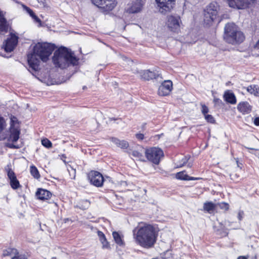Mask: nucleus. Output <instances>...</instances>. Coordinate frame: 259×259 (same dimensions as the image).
I'll return each mask as SVG.
<instances>
[{"instance_id": "30", "label": "nucleus", "mask_w": 259, "mask_h": 259, "mask_svg": "<svg viewBox=\"0 0 259 259\" xmlns=\"http://www.w3.org/2000/svg\"><path fill=\"white\" fill-rule=\"evenodd\" d=\"M33 22L35 23L38 27H44L47 25L45 22H42L39 17H32Z\"/></svg>"}, {"instance_id": "39", "label": "nucleus", "mask_w": 259, "mask_h": 259, "mask_svg": "<svg viewBox=\"0 0 259 259\" xmlns=\"http://www.w3.org/2000/svg\"><path fill=\"white\" fill-rule=\"evenodd\" d=\"M136 138L139 140H142L144 138V135L143 134H137L136 135Z\"/></svg>"}, {"instance_id": "52", "label": "nucleus", "mask_w": 259, "mask_h": 259, "mask_svg": "<svg viewBox=\"0 0 259 259\" xmlns=\"http://www.w3.org/2000/svg\"><path fill=\"white\" fill-rule=\"evenodd\" d=\"M62 157L63 158H66V156H65V155L64 154H63V155H62Z\"/></svg>"}, {"instance_id": "10", "label": "nucleus", "mask_w": 259, "mask_h": 259, "mask_svg": "<svg viewBox=\"0 0 259 259\" xmlns=\"http://www.w3.org/2000/svg\"><path fill=\"white\" fill-rule=\"evenodd\" d=\"M172 89V82L170 80H166L162 82L158 88V94L161 96L168 95Z\"/></svg>"}, {"instance_id": "23", "label": "nucleus", "mask_w": 259, "mask_h": 259, "mask_svg": "<svg viewBox=\"0 0 259 259\" xmlns=\"http://www.w3.org/2000/svg\"><path fill=\"white\" fill-rule=\"evenodd\" d=\"M247 91L255 96L259 97V86L255 84H252L246 88Z\"/></svg>"}, {"instance_id": "6", "label": "nucleus", "mask_w": 259, "mask_h": 259, "mask_svg": "<svg viewBox=\"0 0 259 259\" xmlns=\"http://www.w3.org/2000/svg\"><path fill=\"white\" fill-rule=\"evenodd\" d=\"M91 1L94 5L105 12L112 10L116 5L115 0H91Z\"/></svg>"}, {"instance_id": "41", "label": "nucleus", "mask_w": 259, "mask_h": 259, "mask_svg": "<svg viewBox=\"0 0 259 259\" xmlns=\"http://www.w3.org/2000/svg\"><path fill=\"white\" fill-rule=\"evenodd\" d=\"M12 259H26L24 255H20L13 257Z\"/></svg>"}, {"instance_id": "55", "label": "nucleus", "mask_w": 259, "mask_h": 259, "mask_svg": "<svg viewBox=\"0 0 259 259\" xmlns=\"http://www.w3.org/2000/svg\"><path fill=\"white\" fill-rule=\"evenodd\" d=\"M85 88H86V87H83V89H84Z\"/></svg>"}, {"instance_id": "20", "label": "nucleus", "mask_w": 259, "mask_h": 259, "mask_svg": "<svg viewBox=\"0 0 259 259\" xmlns=\"http://www.w3.org/2000/svg\"><path fill=\"white\" fill-rule=\"evenodd\" d=\"M111 141L114 143L117 147L121 149H126L128 147V143L125 140H120L117 138L112 137Z\"/></svg>"}, {"instance_id": "16", "label": "nucleus", "mask_w": 259, "mask_h": 259, "mask_svg": "<svg viewBox=\"0 0 259 259\" xmlns=\"http://www.w3.org/2000/svg\"><path fill=\"white\" fill-rule=\"evenodd\" d=\"M36 197L37 199L41 200L49 199L52 196L51 193L44 189H38L35 193Z\"/></svg>"}, {"instance_id": "47", "label": "nucleus", "mask_w": 259, "mask_h": 259, "mask_svg": "<svg viewBox=\"0 0 259 259\" xmlns=\"http://www.w3.org/2000/svg\"><path fill=\"white\" fill-rule=\"evenodd\" d=\"M247 148V149H249L252 150H254L255 152H256L255 154H258V153H259V151H258L256 149H252V148Z\"/></svg>"}, {"instance_id": "15", "label": "nucleus", "mask_w": 259, "mask_h": 259, "mask_svg": "<svg viewBox=\"0 0 259 259\" xmlns=\"http://www.w3.org/2000/svg\"><path fill=\"white\" fill-rule=\"evenodd\" d=\"M159 76L160 74L158 71H151L149 70H146L141 72L142 78L147 80L157 78Z\"/></svg>"}, {"instance_id": "24", "label": "nucleus", "mask_w": 259, "mask_h": 259, "mask_svg": "<svg viewBox=\"0 0 259 259\" xmlns=\"http://www.w3.org/2000/svg\"><path fill=\"white\" fill-rule=\"evenodd\" d=\"M145 151L143 148L140 147L139 152L137 150H134L132 152L131 155L139 160L142 161L144 158L143 154L145 153Z\"/></svg>"}, {"instance_id": "18", "label": "nucleus", "mask_w": 259, "mask_h": 259, "mask_svg": "<svg viewBox=\"0 0 259 259\" xmlns=\"http://www.w3.org/2000/svg\"><path fill=\"white\" fill-rule=\"evenodd\" d=\"M237 108L243 114L249 113L251 111V106L247 102L240 103L237 106Z\"/></svg>"}, {"instance_id": "26", "label": "nucleus", "mask_w": 259, "mask_h": 259, "mask_svg": "<svg viewBox=\"0 0 259 259\" xmlns=\"http://www.w3.org/2000/svg\"><path fill=\"white\" fill-rule=\"evenodd\" d=\"M112 236L116 243L119 246H122L124 244L121 236L116 231L112 233Z\"/></svg>"}, {"instance_id": "46", "label": "nucleus", "mask_w": 259, "mask_h": 259, "mask_svg": "<svg viewBox=\"0 0 259 259\" xmlns=\"http://www.w3.org/2000/svg\"><path fill=\"white\" fill-rule=\"evenodd\" d=\"M5 13L0 9V16H4Z\"/></svg>"}, {"instance_id": "36", "label": "nucleus", "mask_w": 259, "mask_h": 259, "mask_svg": "<svg viewBox=\"0 0 259 259\" xmlns=\"http://www.w3.org/2000/svg\"><path fill=\"white\" fill-rule=\"evenodd\" d=\"M208 111L209 109L206 105L204 104L201 105V112L203 114L204 116L207 114Z\"/></svg>"}, {"instance_id": "48", "label": "nucleus", "mask_w": 259, "mask_h": 259, "mask_svg": "<svg viewBox=\"0 0 259 259\" xmlns=\"http://www.w3.org/2000/svg\"><path fill=\"white\" fill-rule=\"evenodd\" d=\"M237 259H247V258L243 256H240L237 258Z\"/></svg>"}, {"instance_id": "34", "label": "nucleus", "mask_w": 259, "mask_h": 259, "mask_svg": "<svg viewBox=\"0 0 259 259\" xmlns=\"http://www.w3.org/2000/svg\"><path fill=\"white\" fill-rule=\"evenodd\" d=\"M189 159V157L188 156H185L181 161L179 162V164L178 165V167H181L185 165Z\"/></svg>"}, {"instance_id": "1", "label": "nucleus", "mask_w": 259, "mask_h": 259, "mask_svg": "<svg viewBox=\"0 0 259 259\" xmlns=\"http://www.w3.org/2000/svg\"><path fill=\"white\" fill-rule=\"evenodd\" d=\"M134 238L140 246L150 248L154 246L157 240V234L153 226L140 222L133 231Z\"/></svg>"}, {"instance_id": "8", "label": "nucleus", "mask_w": 259, "mask_h": 259, "mask_svg": "<svg viewBox=\"0 0 259 259\" xmlns=\"http://www.w3.org/2000/svg\"><path fill=\"white\" fill-rule=\"evenodd\" d=\"M181 17H168L166 25L168 29L173 32L178 33L180 31V25L182 23Z\"/></svg>"}, {"instance_id": "31", "label": "nucleus", "mask_w": 259, "mask_h": 259, "mask_svg": "<svg viewBox=\"0 0 259 259\" xmlns=\"http://www.w3.org/2000/svg\"><path fill=\"white\" fill-rule=\"evenodd\" d=\"M41 144L44 147L47 148H50L52 147V142L48 139H42L41 140Z\"/></svg>"}, {"instance_id": "50", "label": "nucleus", "mask_w": 259, "mask_h": 259, "mask_svg": "<svg viewBox=\"0 0 259 259\" xmlns=\"http://www.w3.org/2000/svg\"><path fill=\"white\" fill-rule=\"evenodd\" d=\"M9 147H10V148H16V147L15 146H14V145H13L12 144L10 145Z\"/></svg>"}, {"instance_id": "32", "label": "nucleus", "mask_w": 259, "mask_h": 259, "mask_svg": "<svg viewBox=\"0 0 259 259\" xmlns=\"http://www.w3.org/2000/svg\"><path fill=\"white\" fill-rule=\"evenodd\" d=\"M17 250L14 248H8L3 251V255L4 256H9L12 254V253L16 252Z\"/></svg>"}, {"instance_id": "3", "label": "nucleus", "mask_w": 259, "mask_h": 259, "mask_svg": "<svg viewBox=\"0 0 259 259\" xmlns=\"http://www.w3.org/2000/svg\"><path fill=\"white\" fill-rule=\"evenodd\" d=\"M52 59L56 67L62 69L69 65H76L78 61L74 53L64 47H61L55 51Z\"/></svg>"}, {"instance_id": "33", "label": "nucleus", "mask_w": 259, "mask_h": 259, "mask_svg": "<svg viewBox=\"0 0 259 259\" xmlns=\"http://www.w3.org/2000/svg\"><path fill=\"white\" fill-rule=\"evenodd\" d=\"M205 119L209 123H215V119L214 117L210 114H207L204 116Z\"/></svg>"}, {"instance_id": "49", "label": "nucleus", "mask_w": 259, "mask_h": 259, "mask_svg": "<svg viewBox=\"0 0 259 259\" xmlns=\"http://www.w3.org/2000/svg\"><path fill=\"white\" fill-rule=\"evenodd\" d=\"M235 176H237V175L235 174V175H234V174H230V177L232 179H234V177Z\"/></svg>"}, {"instance_id": "7", "label": "nucleus", "mask_w": 259, "mask_h": 259, "mask_svg": "<svg viewBox=\"0 0 259 259\" xmlns=\"http://www.w3.org/2000/svg\"><path fill=\"white\" fill-rule=\"evenodd\" d=\"M88 177L90 183L93 185L98 187H101L103 185L104 179L100 172L92 170L89 173Z\"/></svg>"}, {"instance_id": "38", "label": "nucleus", "mask_w": 259, "mask_h": 259, "mask_svg": "<svg viewBox=\"0 0 259 259\" xmlns=\"http://www.w3.org/2000/svg\"><path fill=\"white\" fill-rule=\"evenodd\" d=\"M4 129V119L0 117V132Z\"/></svg>"}, {"instance_id": "43", "label": "nucleus", "mask_w": 259, "mask_h": 259, "mask_svg": "<svg viewBox=\"0 0 259 259\" xmlns=\"http://www.w3.org/2000/svg\"><path fill=\"white\" fill-rule=\"evenodd\" d=\"M214 102L215 104H222V101L221 100H220V99H218V98H215L214 99Z\"/></svg>"}, {"instance_id": "54", "label": "nucleus", "mask_w": 259, "mask_h": 259, "mask_svg": "<svg viewBox=\"0 0 259 259\" xmlns=\"http://www.w3.org/2000/svg\"><path fill=\"white\" fill-rule=\"evenodd\" d=\"M228 223H230L229 221L227 222ZM226 225H227V222H226Z\"/></svg>"}, {"instance_id": "11", "label": "nucleus", "mask_w": 259, "mask_h": 259, "mask_svg": "<svg viewBox=\"0 0 259 259\" xmlns=\"http://www.w3.org/2000/svg\"><path fill=\"white\" fill-rule=\"evenodd\" d=\"M18 37L15 34L11 33L10 38L5 41V50L7 52H11L13 51L18 44Z\"/></svg>"}, {"instance_id": "5", "label": "nucleus", "mask_w": 259, "mask_h": 259, "mask_svg": "<svg viewBox=\"0 0 259 259\" xmlns=\"http://www.w3.org/2000/svg\"><path fill=\"white\" fill-rule=\"evenodd\" d=\"M147 159L155 164H158L164 156L163 151L158 147H151L145 151Z\"/></svg>"}, {"instance_id": "2", "label": "nucleus", "mask_w": 259, "mask_h": 259, "mask_svg": "<svg viewBox=\"0 0 259 259\" xmlns=\"http://www.w3.org/2000/svg\"><path fill=\"white\" fill-rule=\"evenodd\" d=\"M56 48L54 44L48 42H38L33 48V52L27 55V61L29 67L36 71L39 67L40 61L46 62Z\"/></svg>"}, {"instance_id": "42", "label": "nucleus", "mask_w": 259, "mask_h": 259, "mask_svg": "<svg viewBox=\"0 0 259 259\" xmlns=\"http://www.w3.org/2000/svg\"><path fill=\"white\" fill-rule=\"evenodd\" d=\"M254 124L256 126H259V117L255 118L254 120Z\"/></svg>"}, {"instance_id": "19", "label": "nucleus", "mask_w": 259, "mask_h": 259, "mask_svg": "<svg viewBox=\"0 0 259 259\" xmlns=\"http://www.w3.org/2000/svg\"><path fill=\"white\" fill-rule=\"evenodd\" d=\"M10 28V24L5 17H0V33L7 32Z\"/></svg>"}, {"instance_id": "21", "label": "nucleus", "mask_w": 259, "mask_h": 259, "mask_svg": "<svg viewBox=\"0 0 259 259\" xmlns=\"http://www.w3.org/2000/svg\"><path fill=\"white\" fill-rule=\"evenodd\" d=\"M98 236L99 238V240L102 244V247L103 248H110V245L109 242L107 241L105 235L101 231H98Z\"/></svg>"}, {"instance_id": "4", "label": "nucleus", "mask_w": 259, "mask_h": 259, "mask_svg": "<svg viewBox=\"0 0 259 259\" xmlns=\"http://www.w3.org/2000/svg\"><path fill=\"white\" fill-rule=\"evenodd\" d=\"M224 39L227 43L236 45L244 41L245 35L235 23H228L224 28Z\"/></svg>"}, {"instance_id": "29", "label": "nucleus", "mask_w": 259, "mask_h": 259, "mask_svg": "<svg viewBox=\"0 0 259 259\" xmlns=\"http://www.w3.org/2000/svg\"><path fill=\"white\" fill-rule=\"evenodd\" d=\"M17 3L20 4L23 11L26 12V14L29 15L30 16H36L30 8L20 2H17Z\"/></svg>"}, {"instance_id": "22", "label": "nucleus", "mask_w": 259, "mask_h": 259, "mask_svg": "<svg viewBox=\"0 0 259 259\" xmlns=\"http://www.w3.org/2000/svg\"><path fill=\"white\" fill-rule=\"evenodd\" d=\"M176 178L178 179L185 181L196 180L199 179V178L189 176L188 175L185 173V171L178 172L176 175Z\"/></svg>"}, {"instance_id": "56", "label": "nucleus", "mask_w": 259, "mask_h": 259, "mask_svg": "<svg viewBox=\"0 0 259 259\" xmlns=\"http://www.w3.org/2000/svg\"><path fill=\"white\" fill-rule=\"evenodd\" d=\"M52 259H56V257H53Z\"/></svg>"}, {"instance_id": "35", "label": "nucleus", "mask_w": 259, "mask_h": 259, "mask_svg": "<svg viewBox=\"0 0 259 259\" xmlns=\"http://www.w3.org/2000/svg\"><path fill=\"white\" fill-rule=\"evenodd\" d=\"M218 205L221 209H224L225 210H228L229 208V204L227 203L224 202L218 203Z\"/></svg>"}, {"instance_id": "40", "label": "nucleus", "mask_w": 259, "mask_h": 259, "mask_svg": "<svg viewBox=\"0 0 259 259\" xmlns=\"http://www.w3.org/2000/svg\"><path fill=\"white\" fill-rule=\"evenodd\" d=\"M38 3L40 4V6L42 7H46L47 6L46 0H37Z\"/></svg>"}, {"instance_id": "13", "label": "nucleus", "mask_w": 259, "mask_h": 259, "mask_svg": "<svg viewBox=\"0 0 259 259\" xmlns=\"http://www.w3.org/2000/svg\"><path fill=\"white\" fill-rule=\"evenodd\" d=\"M220 9V6L217 2H212L204 9V15L217 16L219 14Z\"/></svg>"}, {"instance_id": "9", "label": "nucleus", "mask_w": 259, "mask_h": 259, "mask_svg": "<svg viewBox=\"0 0 259 259\" xmlns=\"http://www.w3.org/2000/svg\"><path fill=\"white\" fill-rule=\"evenodd\" d=\"M158 6L159 7V11L163 14L169 12L175 5V0H155Z\"/></svg>"}, {"instance_id": "12", "label": "nucleus", "mask_w": 259, "mask_h": 259, "mask_svg": "<svg viewBox=\"0 0 259 259\" xmlns=\"http://www.w3.org/2000/svg\"><path fill=\"white\" fill-rule=\"evenodd\" d=\"M144 0H135L127 9L130 14H136L140 12L145 5Z\"/></svg>"}, {"instance_id": "28", "label": "nucleus", "mask_w": 259, "mask_h": 259, "mask_svg": "<svg viewBox=\"0 0 259 259\" xmlns=\"http://www.w3.org/2000/svg\"><path fill=\"white\" fill-rule=\"evenodd\" d=\"M30 171L31 175L35 179H38L40 178V174L39 173V171H38L37 168H36V167L34 165H32L30 166Z\"/></svg>"}, {"instance_id": "53", "label": "nucleus", "mask_w": 259, "mask_h": 259, "mask_svg": "<svg viewBox=\"0 0 259 259\" xmlns=\"http://www.w3.org/2000/svg\"><path fill=\"white\" fill-rule=\"evenodd\" d=\"M237 165H238V166H240V164H239V163H238V161H237Z\"/></svg>"}, {"instance_id": "37", "label": "nucleus", "mask_w": 259, "mask_h": 259, "mask_svg": "<svg viewBox=\"0 0 259 259\" xmlns=\"http://www.w3.org/2000/svg\"><path fill=\"white\" fill-rule=\"evenodd\" d=\"M244 212H243V210H240L238 211L237 218H238V219L240 221H241L243 219V217H244Z\"/></svg>"}, {"instance_id": "14", "label": "nucleus", "mask_w": 259, "mask_h": 259, "mask_svg": "<svg viewBox=\"0 0 259 259\" xmlns=\"http://www.w3.org/2000/svg\"><path fill=\"white\" fill-rule=\"evenodd\" d=\"M7 176L10 180V185L14 190H16L21 187L19 181L17 180L15 172L10 168H6Z\"/></svg>"}, {"instance_id": "27", "label": "nucleus", "mask_w": 259, "mask_h": 259, "mask_svg": "<svg viewBox=\"0 0 259 259\" xmlns=\"http://www.w3.org/2000/svg\"><path fill=\"white\" fill-rule=\"evenodd\" d=\"M216 205L211 202H207L204 203L203 209L208 212L213 211Z\"/></svg>"}, {"instance_id": "44", "label": "nucleus", "mask_w": 259, "mask_h": 259, "mask_svg": "<svg viewBox=\"0 0 259 259\" xmlns=\"http://www.w3.org/2000/svg\"><path fill=\"white\" fill-rule=\"evenodd\" d=\"M254 49L259 50V39L253 46Z\"/></svg>"}, {"instance_id": "25", "label": "nucleus", "mask_w": 259, "mask_h": 259, "mask_svg": "<svg viewBox=\"0 0 259 259\" xmlns=\"http://www.w3.org/2000/svg\"><path fill=\"white\" fill-rule=\"evenodd\" d=\"M20 131L17 128H13L11 131L10 139L13 142H16L19 138Z\"/></svg>"}, {"instance_id": "45", "label": "nucleus", "mask_w": 259, "mask_h": 259, "mask_svg": "<svg viewBox=\"0 0 259 259\" xmlns=\"http://www.w3.org/2000/svg\"><path fill=\"white\" fill-rule=\"evenodd\" d=\"M206 18L207 19V21H209L210 22H212L213 21L212 17H206Z\"/></svg>"}, {"instance_id": "17", "label": "nucleus", "mask_w": 259, "mask_h": 259, "mask_svg": "<svg viewBox=\"0 0 259 259\" xmlns=\"http://www.w3.org/2000/svg\"><path fill=\"white\" fill-rule=\"evenodd\" d=\"M224 98L227 103L231 104H235L236 103V98L234 94L230 91L225 92Z\"/></svg>"}, {"instance_id": "51", "label": "nucleus", "mask_w": 259, "mask_h": 259, "mask_svg": "<svg viewBox=\"0 0 259 259\" xmlns=\"http://www.w3.org/2000/svg\"><path fill=\"white\" fill-rule=\"evenodd\" d=\"M188 167H190L192 166V164L191 163H189L187 165Z\"/></svg>"}]
</instances>
